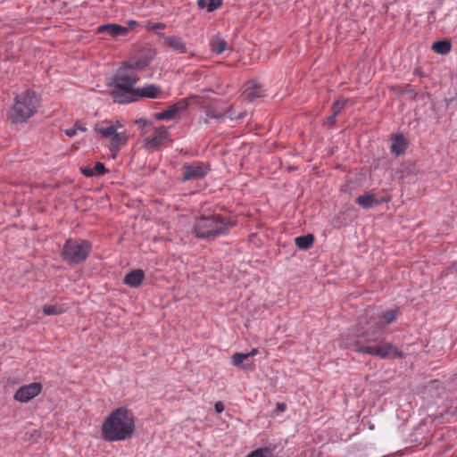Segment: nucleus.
Segmentation results:
<instances>
[{"label":"nucleus","mask_w":457,"mask_h":457,"mask_svg":"<svg viewBox=\"0 0 457 457\" xmlns=\"http://www.w3.org/2000/svg\"><path fill=\"white\" fill-rule=\"evenodd\" d=\"M145 278V272L141 269L134 270L124 277V283L130 287H139Z\"/></svg>","instance_id":"dca6fc26"},{"label":"nucleus","mask_w":457,"mask_h":457,"mask_svg":"<svg viewBox=\"0 0 457 457\" xmlns=\"http://www.w3.org/2000/svg\"><path fill=\"white\" fill-rule=\"evenodd\" d=\"M81 170V173L87 177V178H91V177H94L95 176V172H94V170L93 168H90V167H82L80 169Z\"/></svg>","instance_id":"7c9ffc66"},{"label":"nucleus","mask_w":457,"mask_h":457,"mask_svg":"<svg viewBox=\"0 0 457 457\" xmlns=\"http://www.w3.org/2000/svg\"><path fill=\"white\" fill-rule=\"evenodd\" d=\"M398 312L399 309L396 307L380 312H376L375 308H368L359 318V336L363 337L366 343L375 342L373 336L383 333L386 327L396 320Z\"/></svg>","instance_id":"7ed1b4c3"},{"label":"nucleus","mask_w":457,"mask_h":457,"mask_svg":"<svg viewBox=\"0 0 457 457\" xmlns=\"http://www.w3.org/2000/svg\"><path fill=\"white\" fill-rule=\"evenodd\" d=\"M208 173L207 167L202 162L185 163L182 166V181L198 180Z\"/></svg>","instance_id":"6e6552de"},{"label":"nucleus","mask_w":457,"mask_h":457,"mask_svg":"<svg viewBox=\"0 0 457 457\" xmlns=\"http://www.w3.org/2000/svg\"><path fill=\"white\" fill-rule=\"evenodd\" d=\"M146 29L150 31H157L158 29H166V24L165 23H162V22H157V23H153V22H148L146 24Z\"/></svg>","instance_id":"c85d7f7f"},{"label":"nucleus","mask_w":457,"mask_h":457,"mask_svg":"<svg viewBox=\"0 0 457 457\" xmlns=\"http://www.w3.org/2000/svg\"><path fill=\"white\" fill-rule=\"evenodd\" d=\"M356 203L364 209L371 208L374 204H376V200L374 195L370 193H366L362 195H360L356 199Z\"/></svg>","instance_id":"5701e85b"},{"label":"nucleus","mask_w":457,"mask_h":457,"mask_svg":"<svg viewBox=\"0 0 457 457\" xmlns=\"http://www.w3.org/2000/svg\"><path fill=\"white\" fill-rule=\"evenodd\" d=\"M264 96L262 87L256 81H250L244 90V97L250 102Z\"/></svg>","instance_id":"4468645a"},{"label":"nucleus","mask_w":457,"mask_h":457,"mask_svg":"<svg viewBox=\"0 0 457 457\" xmlns=\"http://www.w3.org/2000/svg\"><path fill=\"white\" fill-rule=\"evenodd\" d=\"M224 410V407H223V404L221 403H216L215 404V411L218 412V413H220L222 412Z\"/></svg>","instance_id":"473e14b6"},{"label":"nucleus","mask_w":457,"mask_h":457,"mask_svg":"<svg viewBox=\"0 0 457 457\" xmlns=\"http://www.w3.org/2000/svg\"><path fill=\"white\" fill-rule=\"evenodd\" d=\"M41 390L42 385L37 382L22 386L16 391L14 399L20 403H28L38 395Z\"/></svg>","instance_id":"1a4fd4ad"},{"label":"nucleus","mask_w":457,"mask_h":457,"mask_svg":"<svg viewBox=\"0 0 457 457\" xmlns=\"http://www.w3.org/2000/svg\"><path fill=\"white\" fill-rule=\"evenodd\" d=\"M277 409L278 411H284L286 410V404L285 403H278L277 404Z\"/></svg>","instance_id":"f704fd0d"},{"label":"nucleus","mask_w":457,"mask_h":457,"mask_svg":"<svg viewBox=\"0 0 457 457\" xmlns=\"http://www.w3.org/2000/svg\"><path fill=\"white\" fill-rule=\"evenodd\" d=\"M451 42L449 40L444 39L436 41L433 44L432 49L439 54H447L451 51Z\"/></svg>","instance_id":"b1692460"},{"label":"nucleus","mask_w":457,"mask_h":457,"mask_svg":"<svg viewBox=\"0 0 457 457\" xmlns=\"http://www.w3.org/2000/svg\"><path fill=\"white\" fill-rule=\"evenodd\" d=\"M142 68L139 62L129 64L125 62L116 71L112 79L111 89V95L115 103L128 104L136 101V97H133L137 90L135 86L139 80L137 71Z\"/></svg>","instance_id":"f257e3e1"},{"label":"nucleus","mask_w":457,"mask_h":457,"mask_svg":"<svg viewBox=\"0 0 457 457\" xmlns=\"http://www.w3.org/2000/svg\"><path fill=\"white\" fill-rule=\"evenodd\" d=\"M136 23H137L136 21H132L130 22V25H134V24H136Z\"/></svg>","instance_id":"4c0bfd02"},{"label":"nucleus","mask_w":457,"mask_h":457,"mask_svg":"<svg viewBox=\"0 0 457 457\" xmlns=\"http://www.w3.org/2000/svg\"><path fill=\"white\" fill-rule=\"evenodd\" d=\"M95 175H103L107 172V170L105 169L104 163L97 162L95 163V166L93 168Z\"/></svg>","instance_id":"c756f323"},{"label":"nucleus","mask_w":457,"mask_h":457,"mask_svg":"<svg viewBox=\"0 0 457 457\" xmlns=\"http://www.w3.org/2000/svg\"><path fill=\"white\" fill-rule=\"evenodd\" d=\"M234 222L220 214H212L196 218L193 226V234L200 239L213 240L217 237L225 235Z\"/></svg>","instance_id":"20e7f679"},{"label":"nucleus","mask_w":457,"mask_h":457,"mask_svg":"<svg viewBox=\"0 0 457 457\" xmlns=\"http://www.w3.org/2000/svg\"><path fill=\"white\" fill-rule=\"evenodd\" d=\"M314 242V236L312 234H307L303 236H300L295 238V243L296 246L301 250L309 249Z\"/></svg>","instance_id":"4be33fe9"},{"label":"nucleus","mask_w":457,"mask_h":457,"mask_svg":"<svg viewBox=\"0 0 457 457\" xmlns=\"http://www.w3.org/2000/svg\"><path fill=\"white\" fill-rule=\"evenodd\" d=\"M128 142V137L125 132H118L112 137H110V143L108 145L111 153V157L115 159L120 148L125 145Z\"/></svg>","instance_id":"ddd939ff"},{"label":"nucleus","mask_w":457,"mask_h":457,"mask_svg":"<svg viewBox=\"0 0 457 457\" xmlns=\"http://www.w3.org/2000/svg\"><path fill=\"white\" fill-rule=\"evenodd\" d=\"M137 123H141V124H144V125L148 124V122L145 120H143V119H140V120H137Z\"/></svg>","instance_id":"e433bc0d"},{"label":"nucleus","mask_w":457,"mask_h":457,"mask_svg":"<svg viewBox=\"0 0 457 457\" xmlns=\"http://www.w3.org/2000/svg\"><path fill=\"white\" fill-rule=\"evenodd\" d=\"M91 252V244L87 240H72L66 241L62 248V257L65 261L72 264L83 262Z\"/></svg>","instance_id":"423d86ee"},{"label":"nucleus","mask_w":457,"mask_h":457,"mask_svg":"<svg viewBox=\"0 0 457 457\" xmlns=\"http://www.w3.org/2000/svg\"><path fill=\"white\" fill-rule=\"evenodd\" d=\"M407 147V143L402 134H397L392 137L391 152L395 155L403 154Z\"/></svg>","instance_id":"a211bd4d"},{"label":"nucleus","mask_w":457,"mask_h":457,"mask_svg":"<svg viewBox=\"0 0 457 457\" xmlns=\"http://www.w3.org/2000/svg\"><path fill=\"white\" fill-rule=\"evenodd\" d=\"M205 113H206L207 118H212V119H220L223 116V114H221L220 112H216L212 110H207Z\"/></svg>","instance_id":"2f4dec72"},{"label":"nucleus","mask_w":457,"mask_h":457,"mask_svg":"<svg viewBox=\"0 0 457 457\" xmlns=\"http://www.w3.org/2000/svg\"><path fill=\"white\" fill-rule=\"evenodd\" d=\"M45 315H58L63 312V308L59 304L45 305L43 307Z\"/></svg>","instance_id":"a878e982"},{"label":"nucleus","mask_w":457,"mask_h":457,"mask_svg":"<svg viewBox=\"0 0 457 457\" xmlns=\"http://www.w3.org/2000/svg\"><path fill=\"white\" fill-rule=\"evenodd\" d=\"M38 99L34 91L27 89L15 97L13 106L8 112V118L12 123L26 121L33 116L38 107Z\"/></svg>","instance_id":"39448f33"},{"label":"nucleus","mask_w":457,"mask_h":457,"mask_svg":"<svg viewBox=\"0 0 457 457\" xmlns=\"http://www.w3.org/2000/svg\"><path fill=\"white\" fill-rule=\"evenodd\" d=\"M210 46L213 53L220 54L227 49L228 44L222 37L215 36L211 39Z\"/></svg>","instance_id":"aec40b11"},{"label":"nucleus","mask_w":457,"mask_h":457,"mask_svg":"<svg viewBox=\"0 0 457 457\" xmlns=\"http://www.w3.org/2000/svg\"><path fill=\"white\" fill-rule=\"evenodd\" d=\"M257 353H258V349H257V348H253V349L248 353V355H249V357H253V356H255Z\"/></svg>","instance_id":"c9c22d12"},{"label":"nucleus","mask_w":457,"mask_h":457,"mask_svg":"<svg viewBox=\"0 0 457 457\" xmlns=\"http://www.w3.org/2000/svg\"><path fill=\"white\" fill-rule=\"evenodd\" d=\"M106 126L96 124L95 127V130L97 133L101 134L103 137L110 138L116 133H118V131L113 124H111L109 122H106Z\"/></svg>","instance_id":"412c9836"},{"label":"nucleus","mask_w":457,"mask_h":457,"mask_svg":"<svg viewBox=\"0 0 457 457\" xmlns=\"http://www.w3.org/2000/svg\"><path fill=\"white\" fill-rule=\"evenodd\" d=\"M169 135L170 133L167 128L162 126L156 129L153 136L145 139V147L148 150L158 148L169 138Z\"/></svg>","instance_id":"9d476101"},{"label":"nucleus","mask_w":457,"mask_h":457,"mask_svg":"<svg viewBox=\"0 0 457 457\" xmlns=\"http://www.w3.org/2000/svg\"><path fill=\"white\" fill-rule=\"evenodd\" d=\"M97 32H107L110 36L116 37L118 36H125L129 32V29L115 23H108L101 25L97 28Z\"/></svg>","instance_id":"2eb2a0df"},{"label":"nucleus","mask_w":457,"mask_h":457,"mask_svg":"<svg viewBox=\"0 0 457 457\" xmlns=\"http://www.w3.org/2000/svg\"><path fill=\"white\" fill-rule=\"evenodd\" d=\"M336 118H337V116H334V114H331L329 117L327 118V122L329 124H334Z\"/></svg>","instance_id":"72a5a7b5"},{"label":"nucleus","mask_w":457,"mask_h":457,"mask_svg":"<svg viewBox=\"0 0 457 457\" xmlns=\"http://www.w3.org/2000/svg\"><path fill=\"white\" fill-rule=\"evenodd\" d=\"M348 102V99H345V98H341V99H338L337 100L333 105H332V114H334V116H337L340 112L342 111V109L345 107V105L346 104V103Z\"/></svg>","instance_id":"bb28decb"},{"label":"nucleus","mask_w":457,"mask_h":457,"mask_svg":"<svg viewBox=\"0 0 457 457\" xmlns=\"http://www.w3.org/2000/svg\"><path fill=\"white\" fill-rule=\"evenodd\" d=\"M356 351L361 353L378 356L381 359L393 356L394 358H403V353L390 343L382 342L379 345H367L359 346Z\"/></svg>","instance_id":"0eeeda50"},{"label":"nucleus","mask_w":457,"mask_h":457,"mask_svg":"<svg viewBox=\"0 0 457 457\" xmlns=\"http://www.w3.org/2000/svg\"><path fill=\"white\" fill-rule=\"evenodd\" d=\"M160 36L162 37V46L166 48H170L176 54H186L187 53V48L185 41L178 36H165L161 33Z\"/></svg>","instance_id":"f8f14e48"},{"label":"nucleus","mask_w":457,"mask_h":457,"mask_svg":"<svg viewBox=\"0 0 457 457\" xmlns=\"http://www.w3.org/2000/svg\"><path fill=\"white\" fill-rule=\"evenodd\" d=\"M248 353H235L231 356V363L236 367H242L244 369H251L253 367V363H248L249 360Z\"/></svg>","instance_id":"6ab92c4d"},{"label":"nucleus","mask_w":457,"mask_h":457,"mask_svg":"<svg viewBox=\"0 0 457 457\" xmlns=\"http://www.w3.org/2000/svg\"><path fill=\"white\" fill-rule=\"evenodd\" d=\"M188 101L185 98L180 99L174 104L170 105L168 109L156 113L155 119L158 120H171L176 117V115L181 111L186 110L188 107Z\"/></svg>","instance_id":"9b49d317"},{"label":"nucleus","mask_w":457,"mask_h":457,"mask_svg":"<svg viewBox=\"0 0 457 457\" xmlns=\"http://www.w3.org/2000/svg\"><path fill=\"white\" fill-rule=\"evenodd\" d=\"M161 89L154 84H148L143 87L137 88L136 93L133 97H136V100L138 97H147V98H156Z\"/></svg>","instance_id":"f3484780"},{"label":"nucleus","mask_w":457,"mask_h":457,"mask_svg":"<svg viewBox=\"0 0 457 457\" xmlns=\"http://www.w3.org/2000/svg\"><path fill=\"white\" fill-rule=\"evenodd\" d=\"M78 130H80V131H85L86 130L85 126H83L79 121H77L72 128L66 129L65 130V134L69 137H74L77 134Z\"/></svg>","instance_id":"cd10ccee"},{"label":"nucleus","mask_w":457,"mask_h":457,"mask_svg":"<svg viewBox=\"0 0 457 457\" xmlns=\"http://www.w3.org/2000/svg\"><path fill=\"white\" fill-rule=\"evenodd\" d=\"M197 4L201 9H206L207 12H211L222 4V0H198Z\"/></svg>","instance_id":"393cba45"},{"label":"nucleus","mask_w":457,"mask_h":457,"mask_svg":"<svg viewBox=\"0 0 457 457\" xmlns=\"http://www.w3.org/2000/svg\"><path fill=\"white\" fill-rule=\"evenodd\" d=\"M136 429L132 412L120 407L113 410L102 425V436L109 442L129 439Z\"/></svg>","instance_id":"f03ea898"}]
</instances>
